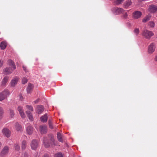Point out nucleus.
Masks as SVG:
<instances>
[{"label":"nucleus","mask_w":157,"mask_h":157,"mask_svg":"<svg viewBox=\"0 0 157 157\" xmlns=\"http://www.w3.org/2000/svg\"><path fill=\"white\" fill-rule=\"evenodd\" d=\"M39 142L36 140H33L30 143V146L33 150H35L38 147Z\"/></svg>","instance_id":"nucleus-6"},{"label":"nucleus","mask_w":157,"mask_h":157,"mask_svg":"<svg viewBox=\"0 0 157 157\" xmlns=\"http://www.w3.org/2000/svg\"><path fill=\"white\" fill-rule=\"evenodd\" d=\"M1 146H2V144L0 142V148H1Z\"/></svg>","instance_id":"nucleus-46"},{"label":"nucleus","mask_w":157,"mask_h":157,"mask_svg":"<svg viewBox=\"0 0 157 157\" xmlns=\"http://www.w3.org/2000/svg\"><path fill=\"white\" fill-rule=\"evenodd\" d=\"M17 110L19 111V113L24 111L23 108L20 106H18L17 108Z\"/></svg>","instance_id":"nucleus-33"},{"label":"nucleus","mask_w":157,"mask_h":157,"mask_svg":"<svg viewBox=\"0 0 157 157\" xmlns=\"http://www.w3.org/2000/svg\"><path fill=\"white\" fill-rule=\"evenodd\" d=\"M148 25L151 28H154L155 26V23L153 21H150L148 23Z\"/></svg>","instance_id":"nucleus-29"},{"label":"nucleus","mask_w":157,"mask_h":157,"mask_svg":"<svg viewBox=\"0 0 157 157\" xmlns=\"http://www.w3.org/2000/svg\"><path fill=\"white\" fill-rule=\"evenodd\" d=\"M33 87L34 86L33 84L31 83H29L26 89L28 93L29 94L31 93L33 90Z\"/></svg>","instance_id":"nucleus-13"},{"label":"nucleus","mask_w":157,"mask_h":157,"mask_svg":"<svg viewBox=\"0 0 157 157\" xmlns=\"http://www.w3.org/2000/svg\"><path fill=\"white\" fill-rule=\"evenodd\" d=\"M44 109V108L43 106L40 105L37 106L36 109V113L38 114H40L42 113Z\"/></svg>","instance_id":"nucleus-9"},{"label":"nucleus","mask_w":157,"mask_h":157,"mask_svg":"<svg viewBox=\"0 0 157 157\" xmlns=\"http://www.w3.org/2000/svg\"><path fill=\"white\" fill-rule=\"evenodd\" d=\"M9 148L7 146H5L1 152V155L3 156L7 154L9 151Z\"/></svg>","instance_id":"nucleus-11"},{"label":"nucleus","mask_w":157,"mask_h":157,"mask_svg":"<svg viewBox=\"0 0 157 157\" xmlns=\"http://www.w3.org/2000/svg\"><path fill=\"white\" fill-rule=\"evenodd\" d=\"M28 82L27 79H22V83L23 84L26 83Z\"/></svg>","instance_id":"nucleus-38"},{"label":"nucleus","mask_w":157,"mask_h":157,"mask_svg":"<svg viewBox=\"0 0 157 157\" xmlns=\"http://www.w3.org/2000/svg\"><path fill=\"white\" fill-rule=\"evenodd\" d=\"M142 35L146 39H150L154 35V33L152 31L146 29L143 31Z\"/></svg>","instance_id":"nucleus-4"},{"label":"nucleus","mask_w":157,"mask_h":157,"mask_svg":"<svg viewBox=\"0 0 157 157\" xmlns=\"http://www.w3.org/2000/svg\"><path fill=\"white\" fill-rule=\"evenodd\" d=\"M43 157H50V156L48 155L44 154Z\"/></svg>","instance_id":"nucleus-42"},{"label":"nucleus","mask_w":157,"mask_h":157,"mask_svg":"<svg viewBox=\"0 0 157 157\" xmlns=\"http://www.w3.org/2000/svg\"><path fill=\"white\" fill-rule=\"evenodd\" d=\"M20 114L21 117L22 118H24L25 117V115L24 113V111L19 113Z\"/></svg>","instance_id":"nucleus-36"},{"label":"nucleus","mask_w":157,"mask_h":157,"mask_svg":"<svg viewBox=\"0 0 157 157\" xmlns=\"http://www.w3.org/2000/svg\"><path fill=\"white\" fill-rule=\"evenodd\" d=\"M57 137L58 140L61 142H63V135L60 132H58L57 133Z\"/></svg>","instance_id":"nucleus-15"},{"label":"nucleus","mask_w":157,"mask_h":157,"mask_svg":"<svg viewBox=\"0 0 157 157\" xmlns=\"http://www.w3.org/2000/svg\"><path fill=\"white\" fill-rule=\"evenodd\" d=\"M23 70L25 71V72L27 71V70L26 69V67L23 66Z\"/></svg>","instance_id":"nucleus-40"},{"label":"nucleus","mask_w":157,"mask_h":157,"mask_svg":"<svg viewBox=\"0 0 157 157\" xmlns=\"http://www.w3.org/2000/svg\"><path fill=\"white\" fill-rule=\"evenodd\" d=\"M14 147L15 150L19 151L20 149V146L17 144H16L14 145Z\"/></svg>","instance_id":"nucleus-28"},{"label":"nucleus","mask_w":157,"mask_h":157,"mask_svg":"<svg viewBox=\"0 0 157 157\" xmlns=\"http://www.w3.org/2000/svg\"><path fill=\"white\" fill-rule=\"evenodd\" d=\"M55 157H63V155L61 153L59 152L55 154Z\"/></svg>","instance_id":"nucleus-32"},{"label":"nucleus","mask_w":157,"mask_h":157,"mask_svg":"<svg viewBox=\"0 0 157 157\" xmlns=\"http://www.w3.org/2000/svg\"><path fill=\"white\" fill-rule=\"evenodd\" d=\"M49 140H48L46 137H44L43 142L44 146L46 147H48L50 146H52L55 144L54 136L52 135L48 136Z\"/></svg>","instance_id":"nucleus-2"},{"label":"nucleus","mask_w":157,"mask_h":157,"mask_svg":"<svg viewBox=\"0 0 157 157\" xmlns=\"http://www.w3.org/2000/svg\"><path fill=\"white\" fill-rule=\"evenodd\" d=\"M9 67L4 68L2 74L4 76L3 78H6V75L11 73L14 70L16 69V67L14 62L11 60H8Z\"/></svg>","instance_id":"nucleus-1"},{"label":"nucleus","mask_w":157,"mask_h":157,"mask_svg":"<svg viewBox=\"0 0 157 157\" xmlns=\"http://www.w3.org/2000/svg\"><path fill=\"white\" fill-rule=\"evenodd\" d=\"M124 0H116L115 1V3L116 5H118L122 3Z\"/></svg>","instance_id":"nucleus-27"},{"label":"nucleus","mask_w":157,"mask_h":157,"mask_svg":"<svg viewBox=\"0 0 157 157\" xmlns=\"http://www.w3.org/2000/svg\"><path fill=\"white\" fill-rule=\"evenodd\" d=\"M132 2L130 0H128L125 2L124 4V6L125 8H128L131 5Z\"/></svg>","instance_id":"nucleus-17"},{"label":"nucleus","mask_w":157,"mask_h":157,"mask_svg":"<svg viewBox=\"0 0 157 157\" xmlns=\"http://www.w3.org/2000/svg\"><path fill=\"white\" fill-rule=\"evenodd\" d=\"M26 107L27 109L29 110L28 111H30V113H31L33 110V108L31 105H27L26 106Z\"/></svg>","instance_id":"nucleus-25"},{"label":"nucleus","mask_w":157,"mask_h":157,"mask_svg":"<svg viewBox=\"0 0 157 157\" xmlns=\"http://www.w3.org/2000/svg\"><path fill=\"white\" fill-rule=\"evenodd\" d=\"M19 96L20 99L21 100H22L23 99V98L22 95L21 94H20Z\"/></svg>","instance_id":"nucleus-41"},{"label":"nucleus","mask_w":157,"mask_h":157,"mask_svg":"<svg viewBox=\"0 0 157 157\" xmlns=\"http://www.w3.org/2000/svg\"><path fill=\"white\" fill-rule=\"evenodd\" d=\"M151 17V16L150 15H148L147 16H146L144 18V19L142 21L143 22H145L146 21H148L150 18Z\"/></svg>","instance_id":"nucleus-24"},{"label":"nucleus","mask_w":157,"mask_h":157,"mask_svg":"<svg viewBox=\"0 0 157 157\" xmlns=\"http://www.w3.org/2000/svg\"><path fill=\"white\" fill-rule=\"evenodd\" d=\"M3 135L7 138L10 137L11 134V131L7 128H4L2 130Z\"/></svg>","instance_id":"nucleus-8"},{"label":"nucleus","mask_w":157,"mask_h":157,"mask_svg":"<svg viewBox=\"0 0 157 157\" xmlns=\"http://www.w3.org/2000/svg\"><path fill=\"white\" fill-rule=\"evenodd\" d=\"M7 79H3L2 81V85H4L7 82Z\"/></svg>","instance_id":"nucleus-37"},{"label":"nucleus","mask_w":157,"mask_h":157,"mask_svg":"<svg viewBox=\"0 0 157 157\" xmlns=\"http://www.w3.org/2000/svg\"><path fill=\"white\" fill-rule=\"evenodd\" d=\"M26 131L28 134H32L33 132V128L31 126H28L27 128Z\"/></svg>","instance_id":"nucleus-18"},{"label":"nucleus","mask_w":157,"mask_h":157,"mask_svg":"<svg viewBox=\"0 0 157 157\" xmlns=\"http://www.w3.org/2000/svg\"><path fill=\"white\" fill-rule=\"evenodd\" d=\"M15 128L17 131H21L22 128L21 126L18 123H16L15 124Z\"/></svg>","instance_id":"nucleus-22"},{"label":"nucleus","mask_w":157,"mask_h":157,"mask_svg":"<svg viewBox=\"0 0 157 157\" xmlns=\"http://www.w3.org/2000/svg\"><path fill=\"white\" fill-rule=\"evenodd\" d=\"M10 94V92L7 89H5L3 92L0 93V101L4 100Z\"/></svg>","instance_id":"nucleus-3"},{"label":"nucleus","mask_w":157,"mask_h":157,"mask_svg":"<svg viewBox=\"0 0 157 157\" xmlns=\"http://www.w3.org/2000/svg\"><path fill=\"white\" fill-rule=\"evenodd\" d=\"M121 13L123 14V17L124 18H126L128 16V14L126 12H125L124 10L123 13Z\"/></svg>","instance_id":"nucleus-34"},{"label":"nucleus","mask_w":157,"mask_h":157,"mask_svg":"<svg viewBox=\"0 0 157 157\" xmlns=\"http://www.w3.org/2000/svg\"><path fill=\"white\" fill-rule=\"evenodd\" d=\"M3 64V61L0 60V68L2 66Z\"/></svg>","instance_id":"nucleus-39"},{"label":"nucleus","mask_w":157,"mask_h":157,"mask_svg":"<svg viewBox=\"0 0 157 157\" xmlns=\"http://www.w3.org/2000/svg\"><path fill=\"white\" fill-rule=\"evenodd\" d=\"M27 146V142L25 140H23L21 143V148L22 150L25 149Z\"/></svg>","instance_id":"nucleus-21"},{"label":"nucleus","mask_w":157,"mask_h":157,"mask_svg":"<svg viewBox=\"0 0 157 157\" xmlns=\"http://www.w3.org/2000/svg\"><path fill=\"white\" fill-rule=\"evenodd\" d=\"M141 13L138 11H136L133 13V17L135 19H137L140 17L141 16Z\"/></svg>","instance_id":"nucleus-14"},{"label":"nucleus","mask_w":157,"mask_h":157,"mask_svg":"<svg viewBox=\"0 0 157 157\" xmlns=\"http://www.w3.org/2000/svg\"><path fill=\"white\" fill-rule=\"evenodd\" d=\"M24 156L25 157H27V154L26 153H25Z\"/></svg>","instance_id":"nucleus-44"},{"label":"nucleus","mask_w":157,"mask_h":157,"mask_svg":"<svg viewBox=\"0 0 157 157\" xmlns=\"http://www.w3.org/2000/svg\"><path fill=\"white\" fill-rule=\"evenodd\" d=\"M15 114V113L13 110L10 109V115L11 118H13Z\"/></svg>","instance_id":"nucleus-26"},{"label":"nucleus","mask_w":157,"mask_h":157,"mask_svg":"<svg viewBox=\"0 0 157 157\" xmlns=\"http://www.w3.org/2000/svg\"><path fill=\"white\" fill-rule=\"evenodd\" d=\"M26 113L29 119L31 121L33 120V117L32 115V114L31 113H30V111H26Z\"/></svg>","instance_id":"nucleus-20"},{"label":"nucleus","mask_w":157,"mask_h":157,"mask_svg":"<svg viewBox=\"0 0 157 157\" xmlns=\"http://www.w3.org/2000/svg\"><path fill=\"white\" fill-rule=\"evenodd\" d=\"M155 59L156 61H157V56L155 57Z\"/></svg>","instance_id":"nucleus-45"},{"label":"nucleus","mask_w":157,"mask_h":157,"mask_svg":"<svg viewBox=\"0 0 157 157\" xmlns=\"http://www.w3.org/2000/svg\"><path fill=\"white\" fill-rule=\"evenodd\" d=\"M134 33L136 35H138L139 33V29L137 28L135 29L134 30Z\"/></svg>","instance_id":"nucleus-31"},{"label":"nucleus","mask_w":157,"mask_h":157,"mask_svg":"<svg viewBox=\"0 0 157 157\" xmlns=\"http://www.w3.org/2000/svg\"><path fill=\"white\" fill-rule=\"evenodd\" d=\"M148 10L150 13H154L157 11V6L153 5H151L149 6Z\"/></svg>","instance_id":"nucleus-12"},{"label":"nucleus","mask_w":157,"mask_h":157,"mask_svg":"<svg viewBox=\"0 0 157 157\" xmlns=\"http://www.w3.org/2000/svg\"><path fill=\"white\" fill-rule=\"evenodd\" d=\"M155 45L154 43H151L148 47L147 52L149 54L153 53L155 51Z\"/></svg>","instance_id":"nucleus-5"},{"label":"nucleus","mask_w":157,"mask_h":157,"mask_svg":"<svg viewBox=\"0 0 157 157\" xmlns=\"http://www.w3.org/2000/svg\"><path fill=\"white\" fill-rule=\"evenodd\" d=\"M124 10L121 8H118V7L113 8L112 9V11L114 14L117 15L123 13Z\"/></svg>","instance_id":"nucleus-7"},{"label":"nucleus","mask_w":157,"mask_h":157,"mask_svg":"<svg viewBox=\"0 0 157 157\" xmlns=\"http://www.w3.org/2000/svg\"><path fill=\"white\" fill-rule=\"evenodd\" d=\"M3 110L2 108L0 107V119L1 118L3 114Z\"/></svg>","instance_id":"nucleus-35"},{"label":"nucleus","mask_w":157,"mask_h":157,"mask_svg":"<svg viewBox=\"0 0 157 157\" xmlns=\"http://www.w3.org/2000/svg\"><path fill=\"white\" fill-rule=\"evenodd\" d=\"M7 43L6 41H2L1 43L0 47L2 50L4 49L6 47Z\"/></svg>","instance_id":"nucleus-19"},{"label":"nucleus","mask_w":157,"mask_h":157,"mask_svg":"<svg viewBox=\"0 0 157 157\" xmlns=\"http://www.w3.org/2000/svg\"><path fill=\"white\" fill-rule=\"evenodd\" d=\"M48 124L49 128L51 129H53V127L52 125V121L51 120H48Z\"/></svg>","instance_id":"nucleus-30"},{"label":"nucleus","mask_w":157,"mask_h":157,"mask_svg":"<svg viewBox=\"0 0 157 157\" xmlns=\"http://www.w3.org/2000/svg\"><path fill=\"white\" fill-rule=\"evenodd\" d=\"M17 79H13L11 82V85L12 86H14L17 84Z\"/></svg>","instance_id":"nucleus-23"},{"label":"nucleus","mask_w":157,"mask_h":157,"mask_svg":"<svg viewBox=\"0 0 157 157\" xmlns=\"http://www.w3.org/2000/svg\"><path fill=\"white\" fill-rule=\"evenodd\" d=\"M38 101L37 100H36L34 101V102L35 104H36L38 103Z\"/></svg>","instance_id":"nucleus-43"},{"label":"nucleus","mask_w":157,"mask_h":157,"mask_svg":"<svg viewBox=\"0 0 157 157\" xmlns=\"http://www.w3.org/2000/svg\"><path fill=\"white\" fill-rule=\"evenodd\" d=\"M40 131L42 134L46 133L47 132V128L46 126L45 125H40Z\"/></svg>","instance_id":"nucleus-10"},{"label":"nucleus","mask_w":157,"mask_h":157,"mask_svg":"<svg viewBox=\"0 0 157 157\" xmlns=\"http://www.w3.org/2000/svg\"><path fill=\"white\" fill-rule=\"evenodd\" d=\"M40 121L43 122H46L48 120V116L47 113L45 114L44 115L40 117Z\"/></svg>","instance_id":"nucleus-16"}]
</instances>
